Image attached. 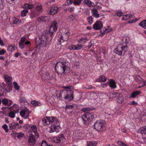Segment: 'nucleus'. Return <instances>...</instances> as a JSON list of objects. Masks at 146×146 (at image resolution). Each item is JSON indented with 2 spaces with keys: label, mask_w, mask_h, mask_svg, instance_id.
Segmentation results:
<instances>
[{
  "label": "nucleus",
  "mask_w": 146,
  "mask_h": 146,
  "mask_svg": "<svg viewBox=\"0 0 146 146\" xmlns=\"http://www.w3.org/2000/svg\"><path fill=\"white\" fill-rule=\"evenodd\" d=\"M8 100L6 98H4L2 100V103L4 105H7L8 103Z\"/></svg>",
  "instance_id": "nucleus-48"
},
{
  "label": "nucleus",
  "mask_w": 146,
  "mask_h": 146,
  "mask_svg": "<svg viewBox=\"0 0 146 146\" xmlns=\"http://www.w3.org/2000/svg\"><path fill=\"white\" fill-rule=\"evenodd\" d=\"M117 143L119 145L121 146H122V145H123V143L122 142H121L120 141H118L117 142Z\"/></svg>",
  "instance_id": "nucleus-64"
},
{
  "label": "nucleus",
  "mask_w": 146,
  "mask_h": 146,
  "mask_svg": "<svg viewBox=\"0 0 146 146\" xmlns=\"http://www.w3.org/2000/svg\"><path fill=\"white\" fill-rule=\"evenodd\" d=\"M3 77L5 81L7 83H11V82L12 78L11 77L9 76L6 75H4Z\"/></svg>",
  "instance_id": "nucleus-26"
},
{
  "label": "nucleus",
  "mask_w": 146,
  "mask_h": 146,
  "mask_svg": "<svg viewBox=\"0 0 146 146\" xmlns=\"http://www.w3.org/2000/svg\"><path fill=\"white\" fill-rule=\"evenodd\" d=\"M14 50V47L12 45L9 46L7 48V50L9 51H12Z\"/></svg>",
  "instance_id": "nucleus-46"
},
{
  "label": "nucleus",
  "mask_w": 146,
  "mask_h": 146,
  "mask_svg": "<svg viewBox=\"0 0 146 146\" xmlns=\"http://www.w3.org/2000/svg\"><path fill=\"white\" fill-rule=\"evenodd\" d=\"M15 123L12 122L9 124V127L11 129H15Z\"/></svg>",
  "instance_id": "nucleus-40"
},
{
  "label": "nucleus",
  "mask_w": 146,
  "mask_h": 146,
  "mask_svg": "<svg viewBox=\"0 0 146 146\" xmlns=\"http://www.w3.org/2000/svg\"><path fill=\"white\" fill-rule=\"evenodd\" d=\"M58 10L57 7L55 5H53L51 8L49 13L50 15H54L57 13Z\"/></svg>",
  "instance_id": "nucleus-15"
},
{
  "label": "nucleus",
  "mask_w": 146,
  "mask_h": 146,
  "mask_svg": "<svg viewBox=\"0 0 146 146\" xmlns=\"http://www.w3.org/2000/svg\"><path fill=\"white\" fill-rule=\"evenodd\" d=\"M119 95L117 98V101L118 103L121 104L123 102L124 98L121 94L119 93Z\"/></svg>",
  "instance_id": "nucleus-20"
},
{
  "label": "nucleus",
  "mask_w": 146,
  "mask_h": 146,
  "mask_svg": "<svg viewBox=\"0 0 146 146\" xmlns=\"http://www.w3.org/2000/svg\"><path fill=\"white\" fill-rule=\"evenodd\" d=\"M94 126V129L98 131H102L105 128L104 122L101 119L97 120L95 122Z\"/></svg>",
  "instance_id": "nucleus-7"
},
{
  "label": "nucleus",
  "mask_w": 146,
  "mask_h": 146,
  "mask_svg": "<svg viewBox=\"0 0 146 146\" xmlns=\"http://www.w3.org/2000/svg\"><path fill=\"white\" fill-rule=\"evenodd\" d=\"M97 144L96 142L92 141L89 143H87V146H96Z\"/></svg>",
  "instance_id": "nucleus-38"
},
{
  "label": "nucleus",
  "mask_w": 146,
  "mask_h": 146,
  "mask_svg": "<svg viewBox=\"0 0 146 146\" xmlns=\"http://www.w3.org/2000/svg\"><path fill=\"white\" fill-rule=\"evenodd\" d=\"M101 32L100 33V35L101 36H102L104 35L106 33V29H105V30L103 32H102V31L101 30L100 31Z\"/></svg>",
  "instance_id": "nucleus-59"
},
{
  "label": "nucleus",
  "mask_w": 146,
  "mask_h": 146,
  "mask_svg": "<svg viewBox=\"0 0 146 146\" xmlns=\"http://www.w3.org/2000/svg\"><path fill=\"white\" fill-rule=\"evenodd\" d=\"M139 25L142 27L146 29V19L141 21L139 23Z\"/></svg>",
  "instance_id": "nucleus-30"
},
{
  "label": "nucleus",
  "mask_w": 146,
  "mask_h": 146,
  "mask_svg": "<svg viewBox=\"0 0 146 146\" xmlns=\"http://www.w3.org/2000/svg\"><path fill=\"white\" fill-rule=\"evenodd\" d=\"M13 84L15 88L17 90H19V89L20 87L18 85V84L16 82H14Z\"/></svg>",
  "instance_id": "nucleus-45"
},
{
  "label": "nucleus",
  "mask_w": 146,
  "mask_h": 146,
  "mask_svg": "<svg viewBox=\"0 0 146 146\" xmlns=\"http://www.w3.org/2000/svg\"><path fill=\"white\" fill-rule=\"evenodd\" d=\"M65 110L66 111H68V110L72 109L73 108L72 105H67L66 106Z\"/></svg>",
  "instance_id": "nucleus-41"
},
{
  "label": "nucleus",
  "mask_w": 146,
  "mask_h": 146,
  "mask_svg": "<svg viewBox=\"0 0 146 146\" xmlns=\"http://www.w3.org/2000/svg\"><path fill=\"white\" fill-rule=\"evenodd\" d=\"M36 10L39 13L41 12L42 9V7L41 5H37L36 8Z\"/></svg>",
  "instance_id": "nucleus-36"
},
{
  "label": "nucleus",
  "mask_w": 146,
  "mask_h": 146,
  "mask_svg": "<svg viewBox=\"0 0 146 146\" xmlns=\"http://www.w3.org/2000/svg\"><path fill=\"white\" fill-rule=\"evenodd\" d=\"M70 33L68 31H66L65 32H62L61 34L60 33L58 35L57 39L59 44H61V43L64 41H67L70 35Z\"/></svg>",
  "instance_id": "nucleus-5"
},
{
  "label": "nucleus",
  "mask_w": 146,
  "mask_h": 146,
  "mask_svg": "<svg viewBox=\"0 0 146 146\" xmlns=\"http://www.w3.org/2000/svg\"><path fill=\"white\" fill-rule=\"evenodd\" d=\"M8 103L7 105V106H10L12 104L13 102L11 100H8Z\"/></svg>",
  "instance_id": "nucleus-56"
},
{
  "label": "nucleus",
  "mask_w": 146,
  "mask_h": 146,
  "mask_svg": "<svg viewBox=\"0 0 146 146\" xmlns=\"http://www.w3.org/2000/svg\"><path fill=\"white\" fill-rule=\"evenodd\" d=\"M17 138L19 139L21 138L24 136V134L21 132L17 133Z\"/></svg>",
  "instance_id": "nucleus-44"
},
{
  "label": "nucleus",
  "mask_w": 146,
  "mask_h": 146,
  "mask_svg": "<svg viewBox=\"0 0 146 146\" xmlns=\"http://www.w3.org/2000/svg\"><path fill=\"white\" fill-rule=\"evenodd\" d=\"M49 19V17L46 16H41L38 18L37 21L38 22L46 21Z\"/></svg>",
  "instance_id": "nucleus-22"
},
{
  "label": "nucleus",
  "mask_w": 146,
  "mask_h": 146,
  "mask_svg": "<svg viewBox=\"0 0 146 146\" xmlns=\"http://www.w3.org/2000/svg\"><path fill=\"white\" fill-rule=\"evenodd\" d=\"M129 14H126L125 15L123 16L122 17V19L123 20H126L127 19H129Z\"/></svg>",
  "instance_id": "nucleus-52"
},
{
  "label": "nucleus",
  "mask_w": 146,
  "mask_h": 146,
  "mask_svg": "<svg viewBox=\"0 0 146 146\" xmlns=\"http://www.w3.org/2000/svg\"><path fill=\"white\" fill-rule=\"evenodd\" d=\"M17 134V133L16 132H14L11 133L12 136L13 137H16Z\"/></svg>",
  "instance_id": "nucleus-61"
},
{
  "label": "nucleus",
  "mask_w": 146,
  "mask_h": 146,
  "mask_svg": "<svg viewBox=\"0 0 146 146\" xmlns=\"http://www.w3.org/2000/svg\"><path fill=\"white\" fill-rule=\"evenodd\" d=\"M28 12L29 10L28 9H24L21 12V15L23 17H25L26 15L28 13Z\"/></svg>",
  "instance_id": "nucleus-37"
},
{
  "label": "nucleus",
  "mask_w": 146,
  "mask_h": 146,
  "mask_svg": "<svg viewBox=\"0 0 146 146\" xmlns=\"http://www.w3.org/2000/svg\"><path fill=\"white\" fill-rule=\"evenodd\" d=\"M127 49L126 46H123L122 44H120L114 49V52L119 56L123 55L127 51Z\"/></svg>",
  "instance_id": "nucleus-8"
},
{
  "label": "nucleus",
  "mask_w": 146,
  "mask_h": 146,
  "mask_svg": "<svg viewBox=\"0 0 146 146\" xmlns=\"http://www.w3.org/2000/svg\"><path fill=\"white\" fill-rule=\"evenodd\" d=\"M85 88L88 89H93L94 88V87L91 85H87L86 87Z\"/></svg>",
  "instance_id": "nucleus-55"
},
{
  "label": "nucleus",
  "mask_w": 146,
  "mask_h": 146,
  "mask_svg": "<svg viewBox=\"0 0 146 146\" xmlns=\"http://www.w3.org/2000/svg\"><path fill=\"white\" fill-rule=\"evenodd\" d=\"M73 2V0H67V4L68 5H71L72 4Z\"/></svg>",
  "instance_id": "nucleus-54"
},
{
  "label": "nucleus",
  "mask_w": 146,
  "mask_h": 146,
  "mask_svg": "<svg viewBox=\"0 0 146 146\" xmlns=\"http://www.w3.org/2000/svg\"><path fill=\"white\" fill-rule=\"evenodd\" d=\"M83 0H74L73 3L76 5H80L81 2Z\"/></svg>",
  "instance_id": "nucleus-34"
},
{
  "label": "nucleus",
  "mask_w": 146,
  "mask_h": 146,
  "mask_svg": "<svg viewBox=\"0 0 146 146\" xmlns=\"http://www.w3.org/2000/svg\"><path fill=\"white\" fill-rule=\"evenodd\" d=\"M19 55H21V54L19 52H16L15 54V56L16 57H18Z\"/></svg>",
  "instance_id": "nucleus-63"
},
{
  "label": "nucleus",
  "mask_w": 146,
  "mask_h": 146,
  "mask_svg": "<svg viewBox=\"0 0 146 146\" xmlns=\"http://www.w3.org/2000/svg\"><path fill=\"white\" fill-rule=\"evenodd\" d=\"M2 84V85H0V95L1 96L3 95L4 92L5 90H6V87L7 86V85L3 82Z\"/></svg>",
  "instance_id": "nucleus-16"
},
{
  "label": "nucleus",
  "mask_w": 146,
  "mask_h": 146,
  "mask_svg": "<svg viewBox=\"0 0 146 146\" xmlns=\"http://www.w3.org/2000/svg\"><path fill=\"white\" fill-rule=\"evenodd\" d=\"M13 24L20 25L21 21L18 19L16 18H14L13 19Z\"/></svg>",
  "instance_id": "nucleus-33"
},
{
  "label": "nucleus",
  "mask_w": 146,
  "mask_h": 146,
  "mask_svg": "<svg viewBox=\"0 0 146 146\" xmlns=\"http://www.w3.org/2000/svg\"><path fill=\"white\" fill-rule=\"evenodd\" d=\"M119 93L115 92H112L110 93V99H114L115 98H117L118 96H119Z\"/></svg>",
  "instance_id": "nucleus-21"
},
{
  "label": "nucleus",
  "mask_w": 146,
  "mask_h": 146,
  "mask_svg": "<svg viewBox=\"0 0 146 146\" xmlns=\"http://www.w3.org/2000/svg\"><path fill=\"white\" fill-rule=\"evenodd\" d=\"M88 40V39L86 37H84L82 38L79 39L78 40V43H80L84 44V43L86 42V41Z\"/></svg>",
  "instance_id": "nucleus-31"
},
{
  "label": "nucleus",
  "mask_w": 146,
  "mask_h": 146,
  "mask_svg": "<svg viewBox=\"0 0 146 146\" xmlns=\"http://www.w3.org/2000/svg\"><path fill=\"white\" fill-rule=\"evenodd\" d=\"M31 129L33 131V132H35L36 131H37V128L36 127L35 125H32L31 127Z\"/></svg>",
  "instance_id": "nucleus-51"
},
{
  "label": "nucleus",
  "mask_w": 146,
  "mask_h": 146,
  "mask_svg": "<svg viewBox=\"0 0 146 146\" xmlns=\"http://www.w3.org/2000/svg\"><path fill=\"white\" fill-rule=\"evenodd\" d=\"M36 142L35 137L32 134H31L29 137L28 140L29 143H31L34 144Z\"/></svg>",
  "instance_id": "nucleus-19"
},
{
  "label": "nucleus",
  "mask_w": 146,
  "mask_h": 146,
  "mask_svg": "<svg viewBox=\"0 0 146 146\" xmlns=\"http://www.w3.org/2000/svg\"><path fill=\"white\" fill-rule=\"evenodd\" d=\"M26 40V38L24 37H22L21 38L19 44V48L21 49H22L25 47V45H26L29 48V50H28V51H30V47L31 45V43L30 41L28 40L25 42Z\"/></svg>",
  "instance_id": "nucleus-10"
},
{
  "label": "nucleus",
  "mask_w": 146,
  "mask_h": 146,
  "mask_svg": "<svg viewBox=\"0 0 146 146\" xmlns=\"http://www.w3.org/2000/svg\"><path fill=\"white\" fill-rule=\"evenodd\" d=\"M19 101L20 103H25L27 102V100L23 96L19 97Z\"/></svg>",
  "instance_id": "nucleus-35"
},
{
  "label": "nucleus",
  "mask_w": 146,
  "mask_h": 146,
  "mask_svg": "<svg viewBox=\"0 0 146 146\" xmlns=\"http://www.w3.org/2000/svg\"><path fill=\"white\" fill-rule=\"evenodd\" d=\"M53 77L52 75L48 72L46 73L44 75H42V79L44 81H47V82L50 83L51 82L50 81V80L52 79Z\"/></svg>",
  "instance_id": "nucleus-13"
},
{
  "label": "nucleus",
  "mask_w": 146,
  "mask_h": 146,
  "mask_svg": "<svg viewBox=\"0 0 146 146\" xmlns=\"http://www.w3.org/2000/svg\"><path fill=\"white\" fill-rule=\"evenodd\" d=\"M87 20L88 21L89 25H91L93 21L92 17L91 16H89L87 19Z\"/></svg>",
  "instance_id": "nucleus-39"
},
{
  "label": "nucleus",
  "mask_w": 146,
  "mask_h": 146,
  "mask_svg": "<svg viewBox=\"0 0 146 146\" xmlns=\"http://www.w3.org/2000/svg\"><path fill=\"white\" fill-rule=\"evenodd\" d=\"M135 17V16L133 14H129V19L133 18Z\"/></svg>",
  "instance_id": "nucleus-60"
},
{
  "label": "nucleus",
  "mask_w": 146,
  "mask_h": 146,
  "mask_svg": "<svg viewBox=\"0 0 146 146\" xmlns=\"http://www.w3.org/2000/svg\"><path fill=\"white\" fill-rule=\"evenodd\" d=\"M107 78L104 75L100 76L97 79V81L99 82H105L107 80Z\"/></svg>",
  "instance_id": "nucleus-23"
},
{
  "label": "nucleus",
  "mask_w": 146,
  "mask_h": 146,
  "mask_svg": "<svg viewBox=\"0 0 146 146\" xmlns=\"http://www.w3.org/2000/svg\"><path fill=\"white\" fill-rule=\"evenodd\" d=\"M51 125L50 127V133H53L54 131H58L60 128L58 121L57 118H56L51 124Z\"/></svg>",
  "instance_id": "nucleus-9"
},
{
  "label": "nucleus",
  "mask_w": 146,
  "mask_h": 146,
  "mask_svg": "<svg viewBox=\"0 0 146 146\" xmlns=\"http://www.w3.org/2000/svg\"><path fill=\"white\" fill-rule=\"evenodd\" d=\"M52 141L55 143L63 145L65 141V138L63 134H60L56 136L52 137Z\"/></svg>",
  "instance_id": "nucleus-6"
},
{
  "label": "nucleus",
  "mask_w": 146,
  "mask_h": 146,
  "mask_svg": "<svg viewBox=\"0 0 146 146\" xmlns=\"http://www.w3.org/2000/svg\"><path fill=\"white\" fill-rule=\"evenodd\" d=\"M35 133V135L36 137V138L38 139L39 137V135L38 133L37 132V131H36L34 132Z\"/></svg>",
  "instance_id": "nucleus-58"
},
{
  "label": "nucleus",
  "mask_w": 146,
  "mask_h": 146,
  "mask_svg": "<svg viewBox=\"0 0 146 146\" xmlns=\"http://www.w3.org/2000/svg\"><path fill=\"white\" fill-rule=\"evenodd\" d=\"M93 16L96 18H98L100 17V14L98 13V11L95 9H93L91 11Z\"/></svg>",
  "instance_id": "nucleus-18"
},
{
  "label": "nucleus",
  "mask_w": 146,
  "mask_h": 146,
  "mask_svg": "<svg viewBox=\"0 0 146 146\" xmlns=\"http://www.w3.org/2000/svg\"><path fill=\"white\" fill-rule=\"evenodd\" d=\"M141 92L140 91H136L132 92L131 96L129 98H135L137 96L139 95L141 93Z\"/></svg>",
  "instance_id": "nucleus-24"
},
{
  "label": "nucleus",
  "mask_w": 146,
  "mask_h": 146,
  "mask_svg": "<svg viewBox=\"0 0 146 146\" xmlns=\"http://www.w3.org/2000/svg\"><path fill=\"white\" fill-rule=\"evenodd\" d=\"M116 83L115 80L113 79H110L109 86L111 89H115L117 87Z\"/></svg>",
  "instance_id": "nucleus-17"
},
{
  "label": "nucleus",
  "mask_w": 146,
  "mask_h": 146,
  "mask_svg": "<svg viewBox=\"0 0 146 146\" xmlns=\"http://www.w3.org/2000/svg\"><path fill=\"white\" fill-rule=\"evenodd\" d=\"M93 110V108L92 107H85L81 109V111L84 113L82 116V121L83 124L85 125H88L93 119H96L97 115L95 113H90L88 112Z\"/></svg>",
  "instance_id": "nucleus-2"
},
{
  "label": "nucleus",
  "mask_w": 146,
  "mask_h": 146,
  "mask_svg": "<svg viewBox=\"0 0 146 146\" xmlns=\"http://www.w3.org/2000/svg\"><path fill=\"white\" fill-rule=\"evenodd\" d=\"M83 45L81 44H78L76 45H71L69 46L70 50H80L81 49Z\"/></svg>",
  "instance_id": "nucleus-14"
},
{
  "label": "nucleus",
  "mask_w": 146,
  "mask_h": 146,
  "mask_svg": "<svg viewBox=\"0 0 146 146\" xmlns=\"http://www.w3.org/2000/svg\"><path fill=\"white\" fill-rule=\"evenodd\" d=\"M57 25L58 23L56 21H53L50 28L49 33L46 31L44 32L39 37V40L36 41V43L37 46L40 47L42 44H43V46H45L49 36L50 37L53 36L54 33L56 31Z\"/></svg>",
  "instance_id": "nucleus-1"
},
{
  "label": "nucleus",
  "mask_w": 146,
  "mask_h": 146,
  "mask_svg": "<svg viewBox=\"0 0 146 146\" xmlns=\"http://www.w3.org/2000/svg\"><path fill=\"white\" fill-rule=\"evenodd\" d=\"M24 8L25 9H33L34 6V5L33 4H29L28 3H27L25 4Z\"/></svg>",
  "instance_id": "nucleus-28"
},
{
  "label": "nucleus",
  "mask_w": 146,
  "mask_h": 146,
  "mask_svg": "<svg viewBox=\"0 0 146 146\" xmlns=\"http://www.w3.org/2000/svg\"><path fill=\"white\" fill-rule=\"evenodd\" d=\"M145 126L141 127L138 131V132L139 133L141 134H146Z\"/></svg>",
  "instance_id": "nucleus-27"
},
{
  "label": "nucleus",
  "mask_w": 146,
  "mask_h": 146,
  "mask_svg": "<svg viewBox=\"0 0 146 146\" xmlns=\"http://www.w3.org/2000/svg\"><path fill=\"white\" fill-rule=\"evenodd\" d=\"M17 113L16 110H13V111H11L9 112V116L11 118H14L15 117V114Z\"/></svg>",
  "instance_id": "nucleus-25"
},
{
  "label": "nucleus",
  "mask_w": 146,
  "mask_h": 146,
  "mask_svg": "<svg viewBox=\"0 0 146 146\" xmlns=\"http://www.w3.org/2000/svg\"><path fill=\"white\" fill-rule=\"evenodd\" d=\"M103 27V24L100 21H97L93 25V28L96 30L101 29Z\"/></svg>",
  "instance_id": "nucleus-12"
},
{
  "label": "nucleus",
  "mask_w": 146,
  "mask_h": 146,
  "mask_svg": "<svg viewBox=\"0 0 146 146\" xmlns=\"http://www.w3.org/2000/svg\"><path fill=\"white\" fill-rule=\"evenodd\" d=\"M67 87L68 88L67 90H60L59 98L60 100L64 99L70 101L73 98V91L70 90L68 86Z\"/></svg>",
  "instance_id": "nucleus-3"
},
{
  "label": "nucleus",
  "mask_w": 146,
  "mask_h": 146,
  "mask_svg": "<svg viewBox=\"0 0 146 146\" xmlns=\"http://www.w3.org/2000/svg\"><path fill=\"white\" fill-rule=\"evenodd\" d=\"M137 103L134 101H132L131 103V105H134L135 106L137 105Z\"/></svg>",
  "instance_id": "nucleus-62"
},
{
  "label": "nucleus",
  "mask_w": 146,
  "mask_h": 146,
  "mask_svg": "<svg viewBox=\"0 0 146 146\" xmlns=\"http://www.w3.org/2000/svg\"><path fill=\"white\" fill-rule=\"evenodd\" d=\"M31 104L34 106H39L40 104V102L34 100L31 101Z\"/></svg>",
  "instance_id": "nucleus-32"
},
{
  "label": "nucleus",
  "mask_w": 146,
  "mask_h": 146,
  "mask_svg": "<svg viewBox=\"0 0 146 146\" xmlns=\"http://www.w3.org/2000/svg\"><path fill=\"white\" fill-rule=\"evenodd\" d=\"M6 51L4 49H2L0 50V55L4 54L5 52Z\"/></svg>",
  "instance_id": "nucleus-53"
},
{
  "label": "nucleus",
  "mask_w": 146,
  "mask_h": 146,
  "mask_svg": "<svg viewBox=\"0 0 146 146\" xmlns=\"http://www.w3.org/2000/svg\"><path fill=\"white\" fill-rule=\"evenodd\" d=\"M48 144L45 141L43 140L42 141L40 146H47Z\"/></svg>",
  "instance_id": "nucleus-50"
},
{
  "label": "nucleus",
  "mask_w": 146,
  "mask_h": 146,
  "mask_svg": "<svg viewBox=\"0 0 146 146\" xmlns=\"http://www.w3.org/2000/svg\"><path fill=\"white\" fill-rule=\"evenodd\" d=\"M83 2L84 4L87 5L89 6H92L94 5V3L89 0H84Z\"/></svg>",
  "instance_id": "nucleus-29"
},
{
  "label": "nucleus",
  "mask_w": 146,
  "mask_h": 146,
  "mask_svg": "<svg viewBox=\"0 0 146 146\" xmlns=\"http://www.w3.org/2000/svg\"><path fill=\"white\" fill-rule=\"evenodd\" d=\"M56 118L54 116L45 117L42 119V123L44 126H46L50 124H51Z\"/></svg>",
  "instance_id": "nucleus-11"
},
{
  "label": "nucleus",
  "mask_w": 146,
  "mask_h": 146,
  "mask_svg": "<svg viewBox=\"0 0 146 146\" xmlns=\"http://www.w3.org/2000/svg\"><path fill=\"white\" fill-rule=\"evenodd\" d=\"M140 19L139 18H135L134 19H131L130 20L128 21V23H135L137 21L139 20Z\"/></svg>",
  "instance_id": "nucleus-42"
},
{
  "label": "nucleus",
  "mask_w": 146,
  "mask_h": 146,
  "mask_svg": "<svg viewBox=\"0 0 146 146\" xmlns=\"http://www.w3.org/2000/svg\"><path fill=\"white\" fill-rule=\"evenodd\" d=\"M25 111L24 110H22L20 112V115L22 117H23L25 115Z\"/></svg>",
  "instance_id": "nucleus-49"
},
{
  "label": "nucleus",
  "mask_w": 146,
  "mask_h": 146,
  "mask_svg": "<svg viewBox=\"0 0 146 146\" xmlns=\"http://www.w3.org/2000/svg\"><path fill=\"white\" fill-rule=\"evenodd\" d=\"M68 69V64L65 61L58 62L56 64L55 70L58 74L66 73Z\"/></svg>",
  "instance_id": "nucleus-4"
},
{
  "label": "nucleus",
  "mask_w": 146,
  "mask_h": 146,
  "mask_svg": "<svg viewBox=\"0 0 146 146\" xmlns=\"http://www.w3.org/2000/svg\"><path fill=\"white\" fill-rule=\"evenodd\" d=\"M2 127L6 132H7L8 131L9 129H8V126L6 124L2 126Z\"/></svg>",
  "instance_id": "nucleus-47"
},
{
  "label": "nucleus",
  "mask_w": 146,
  "mask_h": 146,
  "mask_svg": "<svg viewBox=\"0 0 146 146\" xmlns=\"http://www.w3.org/2000/svg\"><path fill=\"white\" fill-rule=\"evenodd\" d=\"M116 14L117 16L121 17L123 15V13L121 11L118 10L116 12Z\"/></svg>",
  "instance_id": "nucleus-43"
},
{
  "label": "nucleus",
  "mask_w": 146,
  "mask_h": 146,
  "mask_svg": "<svg viewBox=\"0 0 146 146\" xmlns=\"http://www.w3.org/2000/svg\"><path fill=\"white\" fill-rule=\"evenodd\" d=\"M36 16L37 15L35 14V12H33L31 15V18H35L36 17Z\"/></svg>",
  "instance_id": "nucleus-57"
}]
</instances>
